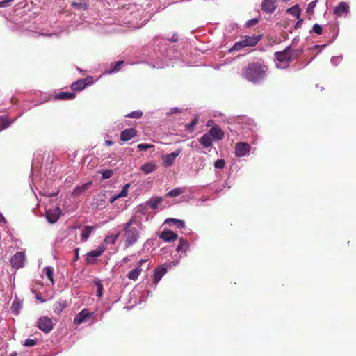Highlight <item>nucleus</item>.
I'll return each instance as SVG.
<instances>
[{"instance_id":"nucleus-1","label":"nucleus","mask_w":356,"mask_h":356,"mask_svg":"<svg viewBox=\"0 0 356 356\" xmlns=\"http://www.w3.org/2000/svg\"><path fill=\"white\" fill-rule=\"evenodd\" d=\"M268 67L266 65L259 62H254L243 67L241 76L250 82L259 83L266 77Z\"/></svg>"},{"instance_id":"nucleus-2","label":"nucleus","mask_w":356,"mask_h":356,"mask_svg":"<svg viewBox=\"0 0 356 356\" xmlns=\"http://www.w3.org/2000/svg\"><path fill=\"white\" fill-rule=\"evenodd\" d=\"M136 218L132 216L126 223L123 225V230L124 232L122 237L124 244L126 248L134 245L140 237L139 231L134 227L136 224Z\"/></svg>"},{"instance_id":"nucleus-3","label":"nucleus","mask_w":356,"mask_h":356,"mask_svg":"<svg viewBox=\"0 0 356 356\" xmlns=\"http://www.w3.org/2000/svg\"><path fill=\"white\" fill-rule=\"evenodd\" d=\"M293 60L291 47H287L284 51L275 54V62L277 68L286 69Z\"/></svg>"},{"instance_id":"nucleus-4","label":"nucleus","mask_w":356,"mask_h":356,"mask_svg":"<svg viewBox=\"0 0 356 356\" xmlns=\"http://www.w3.org/2000/svg\"><path fill=\"white\" fill-rule=\"evenodd\" d=\"M106 248L104 245H99L95 250H93L86 254V262L87 264H95L97 263V257L101 256L105 251Z\"/></svg>"},{"instance_id":"nucleus-5","label":"nucleus","mask_w":356,"mask_h":356,"mask_svg":"<svg viewBox=\"0 0 356 356\" xmlns=\"http://www.w3.org/2000/svg\"><path fill=\"white\" fill-rule=\"evenodd\" d=\"M37 327L44 333H49L53 329L52 320L47 316L40 317L37 322Z\"/></svg>"},{"instance_id":"nucleus-6","label":"nucleus","mask_w":356,"mask_h":356,"mask_svg":"<svg viewBox=\"0 0 356 356\" xmlns=\"http://www.w3.org/2000/svg\"><path fill=\"white\" fill-rule=\"evenodd\" d=\"M250 145L245 142H238L235 145V156L236 157H243L249 154L250 152Z\"/></svg>"},{"instance_id":"nucleus-7","label":"nucleus","mask_w":356,"mask_h":356,"mask_svg":"<svg viewBox=\"0 0 356 356\" xmlns=\"http://www.w3.org/2000/svg\"><path fill=\"white\" fill-rule=\"evenodd\" d=\"M25 254L22 252L15 253L10 259V264L15 269H19L24 266Z\"/></svg>"},{"instance_id":"nucleus-8","label":"nucleus","mask_w":356,"mask_h":356,"mask_svg":"<svg viewBox=\"0 0 356 356\" xmlns=\"http://www.w3.org/2000/svg\"><path fill=\"white\" fill-rule=\"evenodd\" d=\"M61 215V209L58 207L49 209L46 211V218L50 223L56 222Z\"/></svg>"},{"instance_id":"nucleus-9","label":"nucleus","mask_w":356,"mask_h":356,"mask_svg":"<svg viewBox=\"0 0 356 356\" xmlns=\"http://www.w3.org/2000/svg\"><path fill=\"white\" fill-rule=\"evenodd\" d=\"M168 267H170V264H168V265L163 264V265L157 267L154 270V278H153V283L154 284H157L160 282V280H161L163 276L167 273Z\"/></svg>"},{"instance_id":"nucleus-10","label":"nucleus","mask_w":356,"mask_h":356,"mask_svg":"<svg viewBox=\"0 0 356 356\" xmlns=\"http://www.w3.org/2000/svg\"><path fill=\"white\" fill-rule=\"evenodd\" d=\"M207 134L216 140H221L225 137L224 131L217 124L212 127Z\"/></svg>"},{"instance_id":"nucleus-11","label":"nucleus","mask_w":356,"mask_h":356,"mask_svg":"<svg viewBox=\"0 0 356 356\" xmlns=\"http://www.w3.org/2000/svg\"><path fill=\"white\" fill-rule=\"evenodd\" d=\"M181 152V149H178L175 152H173L170 154L163 155L162 156V159L163 161V165L165 167H170V166L172 165L176 157L179 155Z\"/></svg>"},{"instance_id":"nucleus-12","label":"nucleus","mask_w":356,"mask_h":356,"mask_svg":"<svg viewBox=\"0 0 356 356\" xmlns=\"http://www.w3.org/2000/svg\"><path fill=\"white\" fill-rule=\"evenodd\" d=\"M93 81L94 80L92 76H88L86 79L78 80L71 85L70 89H85L86 87L91 85L93 83Z\"/></svg>"},{"instance_id":"nucleus-13","label":"nucleus","mask_w":356,"mask_h":356,"mask_svg":"<svg viewBox=\"0 0 356 356\" xmlns=\"http://www.w3.org/2000/svg\"><path fill=\"white\" fill-rule=\"evenodd\" d=\"M92 315V312H90L88 309H84L78 313L74 319V323L76 325H80L81 323L86 322Z\"/></svg>"},{"instance_id":"nucleus-14","label":"nucleus","mask_w":356,"mask_h":356,"mask_svg":"<svg viewBox=\"0 0 356 356\" xmlns=\"http://www.w3.org/2000/svg\"><path fill=\"white\" fill-rule=\"evenodd\" d=\"M137 136V131L134 128H128L122 131L120 134V140L127 142L135 138Z\"/></svg>"},{"instance_id":"nucleus-15","label":"nucleus","mask_w":356,"mask_h":356,"mask_svg":"<svg viewBox=\"0 0 356 356\" xmlns=\"http://www.w3.org/2000/svg\"><path fill=\"white\" fill-rule=\"evenodd\" d=\"M277 8L275 0H263L261 3V9L267 13H273Z\"/></svg>"},{"instance_id":"nucleus-16","label":"nucleus","mask_w":356,"mask_h":356,"mask_svg":"<svg viewBox=\"0 0 356 356\" xmlns=\"http://www.w3.org/2000/svg\"><path fill=\"white\" fill-rule=\"evenodd\" d=\"M349 10V6L346 2L339 3L334 9V14L337 17L346 15Z\"/></svg>"},{"instance_id":"nucleus-17","label":"nucleus","mask_w":356,"mask_h":356,"mask_svg":"<svg viewBox=\"0 0 356 356\" xmlns=\"http://www.w3.org/2000/svg\"><path fill=\"white\" fill-rule=\"evenodd\" d=\"M159 238L164 241L172 242L177 239L178 236L172 231L165 230L161 233Z\"/></svg>"},{"instance_id":"nucleus-18","label":"nucleus","mask_w":356,"mask_h":356,"mask_svg":"<svg viewBox=\"0 0 356 356\" xmlns=\"http://www.w3.org/2000/svg\"><path fill=\"white\" fill-rule=\"evenodd\" d=\"M261 39V36H248L245 35L242 38V40L245 47H254L255 46Z\"/></svg>"},{"instance_id":"nucleus-19","label":"nucleus","mask_w":356,"mask_h":356,"mask_svg":"<svg viewBox=\"0 0 356 356\" xmlns=\"http://www.w3.org/2000/svg\"><path fill=\"white\" fill-rule=\"evenodd\" d=\"M157 168L156 164L153 161L147 162L143 164L140 169L145 174H149L155 171Z\"/></svg>"},{"instance_id":"nucleus-20","label":"nucleus","mask_w":356,"mask_h":356,"mask_svg":"<svg viewBox=\"0 0 356 356\" xmlns=\"http://www.w3.org/2000/svg\"><path fill=\"white\" fill-rule=\"evenodd\" d=\"M199 142L204 147L207 148L211 147L213 144L211 137L208 134H205L201 136L199 139Z\"/></svg>"},{"instance_id":"nucleus-21","label":"nucleus","mask_w":356,"mask_h":356,"mask_svg":"<svg viewBox=\"0 0 356 356\" xmlns=\"http://www.w3.org/2000/svg\"><path fill=\"white\" fill-rule=\"evenodd\" d=\"M286 12L290 15L296 17L297 19H299L300 17L301 10L299 5L296 4L293 6L287 9Z\"/></svg>"},{"instance_id":"nucleus-22","label":"nucleus","mask_w":356,"mask_h":356,"mask_svg":"<svg viewBox=\"0 0 356 356\" xmlns=\"http://www.w3.org/2000/svg\"><path fill=\"white\" fill-rule=\"evenodd\" d=\"M189 247L188 241L183 238H181L179 241V245H177L176 250L177 252H186Z\"/></svg>"},{"instance_id":"nucleus-23","label":"nucleus","mask_w":356,"mask_h":356,"mask_svg":"<svg viewBox=\"0 0 356 356\" xmlns=\"http://www.w3.org/2000/svg\"><path fill=\"white\" fill-rule=\"evenodd\" d=\"M66 307L67 302L65 300H59L54 305V312L60 314Z\"/></svg>"},{"instance_id":"nucleus-24","label":"nucleus","mask_w":356,"mask_h":356,"mask_svg":"<svg viewBox=\"0 0 356 356\" xmlns=\"http://www.w3.org/2000/svg\"><path fill=\"white\" fill-rule=\"evenodd\" d=\"M94 230L93 227L92 226H86L83 227V229L82 231V233L81 234V239L83 241H86L89 238L90 235Z\"/></svg>"},{"instance_id":"nucleus-25","label":"nucleus","mask_w":356,"mask_h":356,"mask_svg":"<svg viewBox=\"0 0 356 356\" xmlns=\"http://www.w3.org/2000/svg\"><path fill=\"white\" fill-rule=\"evenodd\" d=\"M22 307V302L20 300L15 298L12 303L11 309L14 313L18 314L20 312Z\"/></svg>"},{"instance_id":"nucleus-26","label":"nucleus","mask_w":356,"mask_h":356,"mask_svg":"<svg viewBox=\"0 0 356 356\" xmlns=\"http://www.w3.org/2000/svg\"><path fill=\"white\" fill-rule=\"evenodd\" d=\"M173 222L177 228L182 229L185 227V222L184 220L176 218H168L165 220V223Z\"/></svg>"},{"instance_id":"nucleus-27","label":"nucleus","mask_w":356,"mask_h":356,"mask_svg":"<svg viewBox=\"0 0 356 356\" xmlns=\"http://www.w3.org/2000/svg\"><path fill=\"white\" fill-rule=\"evenodd\" d=\"M163 201V199L162 197H156L155 199H150L148 202H147V204L149 205V207L152 209H155L158 207V206L159 204H161V203Z\"/></svg>"},{"instance_id":"nucleus-28","label":"nucleus","mask_w":356,"mask_h":356,"mask_svg":"<svg viewBox=\"0 0 356 356\" xmlns=\"http://www.w3.org/2000/svg\"><path fill=\"white\" fill-rule=\"evenodd\" d=\"M74 97V94L72 92H61L58 95H56L54 98L56 99H61V100H65V99H70Z\"/></svg>"},{"instance_id":"nucleus-29","label":"nucleus","mask_w":356,"mask_h":356,"mask_svg":"<svg viewBox=\"0 0 356 356\" xmlns=\"http://www.w3.org/2000/svg\"><path fill=\"white\" fill-rule=\"evenodd\" d=\"M44 273L45 275L47 276V279L52 283V284H54V280L53 277V273H54L53 268L51 266H47V267L44 268Z\"/></svg>"},{"instance_id":"nucleus-30","label":"nucleus","mask_w":356,"mask_h":356,"mask_svg":"<svg viewBox=\"0 0 356 356\" xmlns=\"http://www.w3.org/2000/svg\"><path fill=\"white\" fill-rule=\"evenodd\" d=\"M184 193V190L179 188H174L165 195L166 197H175L181 195Z\"/></svg>"},{"instance_id":"nucleus-31","label":"nucleus","mask_w":356,"mask_h":356,"mask_svg":"<svg viewBox=\"0 0 356 356\" xmlns=\"http://www.w3.org/2000/svg\"><path fill=\"white\" fill-rule=\"evenodd\" d=\"M124 63V61H122V60H120V61H117L115 63H112L111 64V69L110 70H108L106 72L108 73H112V72H118L120 69V67Z\"/></svg>"},{"instance_id":"nucleus-32","label":"nucleus","mask_w":356,"mask_h":356,"mask_svg":"<svg viewBox=\"0 0 356 356\" xmlns=\"http://www.w3.org/2000/svg\"><path fill=\"white\" fill-rule=\"evenodd\" d=\"M120 236V232L115 235H109L104 238V242L107 244L114 245Z\"/></svg>"},{"instance_id":"nucleus-33","label":"nucleus","mask_w":356,"mask_h":356,"mask_svg":"<svg viewBox=\"0 0 356 356\" xmlns=\"http://www.w3.org/2000/svg\"><path fill=\"white\" fill-rule=\"evenodd\" d=\"M244 47H246L245 46L243 40H241V41L235 42V44L233 45V47L229 49V51L232 52L234 51H238Z\"/></svg>"},{"instance_id":"nucleus-34","label":"nucleus","mask_w":356,"mask_h":356,"mask_svg":"<svg viewBox=\"0 0 356 356\" xmlns=\"http://www.w3.org/2000/svg\"><path fill=\"white\" fill-rule=\"evenodd\" d=\"M0 122L1 129H5L8 128L11 124V121L8 118L6 117L1 118Z\"/></svg>"},{"instance_id":"nucleus-35","label":"nucleus","mask_w":356,"mask_h":356,"mask_svg":"<svg viewBox=\"0 0 356 356\" xmlns=\"http://www.w3.org/2000/svg\"><path fill=\"white\" fill-rule=\"evenodd\" d=\"M99 172L102 174V178L104 179H109L113 175V170L111 169L102 170V171H99Z\"/></svg>"},{"instance_id":"nucleus-36","label":"nucleus","mask_w":356,"mask_h":356,"mask_svg":"<svg viewBox=\"0 0 356 356\" xmlns=\"http://www.w3.org/2000/svg\"><path fill=\"white\" fill-rule=\"evenodd\" d=\"M129 187H130V184H125L123 186V188H122V191H120V193L118 194V197H119V198L127 197V195H128V189H129Z\"/></svg>"},{"instance_id":"nucleus-37","label":"nucleus","mask_w":356,"mask_h":356,"mask_svg":"<svg viewBox=\"0 0 356 356\" xmlns=\"http://www.w3.org/2000/svg\"><path fill=\"white\" fill-rule=\"evenodd\" d=\"M127 118H140L143 116V112L140 111H135L125 115Z\"/></svg>"},{"instance_id":"nucleus-38","label":"nucleus","mask_w":356,"mask_h":356,"mask_svg":"<svg viewBox=\"0 0 356 356\" xmlns=\"http://www.w3.org/2000/svg\"><path fill=\"white\" fill-rule=\"evenodd\" d=\"M317 0L312 1L310 2L306 9L307 13L312 15L314 13V10L316 6Z\"/></svg>"},{"instance_id":"nucleus-39","label":"nucleus","mask_w":356,"mask_h":356,"mask_svg":"<svg viewBox=\"0 0 356 356\" xmlns=\"http://www.w3.org/2000/svg\"><path fill=\"white\" fill-rule=\"evenodd\" d=\"M140 274L138 270H135L134 269L129 271L127 274V277L129 280H136L138 279Z\"/></svg>"},{"instance_id":"nucleus-40","label":"nucleus","mask_w":356,"mask_h":356,"mask_svg":"<svg viewBox=\"0 0 356 356\" xmlns=\"http://www.w3.org/2000/svg\"><path fill=\"white\" fill-rule=\"evenodd\" d=\"M140 151H146L148 149L154 148V145L152 144L140 143L137 146Z\"/></svg>"},{"instance_id":"nucleus-41","label":"nucleus","mask_w":356,"mask_h":356,"mask_svg":"<svg viewBox=\"0 0 356 356\" xmlns=\"http://www.w3.org/2000/svg\"><path fill=\"white\" fill-rule=\"evenodd\" d=\"M225 165V160L223 159H218L215 161L214 163V167L217 169H222Z\"/></svg>"},{"instance_id":"nucleus-42","label":"nucleus","mask_w":356,"mask_h":356,"mask_svg":"<svg viewBox=\"0 0 356 356\" xmlns=\"http://www.w3.org/2000/svg\"><path fill=\"white\" fill-rule=\"evenodd\" d=\"M312 31L318 35H320L322 33V27L319 24H315L312 27Z\"/></svg>"},{"instance_id":"nucleus-43","label":"nucleus","mask_w":356,"mask_h":356,"mask_svg":"<svg viewBox=\"0 0 356 356\" xmlns=\"http://www.w3.org/2000/svg\"><path fill=\"white\" fill-rule=\"evenodd\" d=\"M197 123V119H194L192 122L186 125V129L189 131H193V127L196 125Z\"/></svg>"},{"instance_id":"nucleus-44","label":"nucleus","mask_w":356,"mask_h":356,"mask_svg":"<svg viewBox=\"0 0 356 356\" xmlns=\"http://www.w3.org/2000/svg\"><path fill=\"white\" fill-rule=\"evenodd\" d=\"M342 60V56H334L331 58V63L334 65V66H337L339 65V63Z\"/></svg>"},{"instance_id":"nucleus-45","label":"nucleus","mask_w":356,"mask_h":356,"mask_svg":"<svg viewBox=\"0 0 356 356\" xmlns=\"http://www.w3.org/2000/svg\"><path fill=\"white\" fill-rule=\"evenodd\" d=\"M181 112V109L179 108L178 107L172 108L170 109L168 112L166 113V115L168 116H170L171 115L174 113H179Z\"/></svg>"},{"instance_id":"nucleus-46","label":"nucleus","mask_w":356,"mask_h":356,"mask_svg":"<svg viewBox=\"0 0 356 356\" xmlns=\"http://www.w3.org/2000/svg\"><path fill=\"white\" fill-rule=\"evenodd\" d=\"M36 344V340L35 339H27L24 345L25 346H33Z\"/></svg>"},{"instance_id":"nucleus-47","label":"nucleus","mask_w":356,"mask_h":356,"mask_svg":"<svg viewBox=\"0 0 356 356\" xmlns=\"http://www.w3.org/2000/svg\"><path fill=\"white\" fill-rule=\"evenodd\" d=\"M14 0H3L0 2V8L8 7Z\"/></svg>"},{"instance_id":"nucleus-48","label":"nucleus","mask_w":356,"mask_h":356,"mask_svg":"<svg viewBox=\"0 0 356 356\" xmlns=\"http://www.w3.org/2000/svg\"><path fill=\"white\" fill-rule=\"evenodd\" d=\"M96 284L97 286V296L101 297L102 295V291H103L102 284L99 282H97Z\"/></svg>"},{"instance_id":"nucleus-49","label":"nucleus","mask_w":356,"mask_h":356,"mask_svg":"<svg viewBox=\"0 0 356 356\" xmlns=\"http://www.w3.org/2000/svg\"><path fill=\"white\" fill-rule=\"evenodd\" d=\"M302 52V49H296V50H292L291 49V54L292 57L293 58V60L298 57Z\"/></svg>"},{"instance_id":"nucleus-50","label":"nucleus","mask_w":356,"mask_h":356,"mask_svg":"<svg viewBox=\"0 0 356 356\" xmlns=\"http://www.w3.org/2000/svg\"><path fill=\"white\" fill-rule=\"evenodd\" d=\"M147 260H145V259H141L138 262V267H136L134 270H138V273L140 274L141 271H142V266L143 264H145V262H147Z\"/></svg>"},{"instance_id":"nucleus-51","label":"nucleus","mask_w":356,"mask_h":356,"mask_svg":"<svg viewBox=\"0 0 356 356\" xmlns=\"http://www.w3.org/2000/svg\"><path fill=\"white\" fill-rule=\"evenodd\" d=\"M258 22V19H252L250 20L247 21L246 26L248 27L253 26Z\"/></svg>"},{"instance_id":"nucleus-52","label":"nucleus","mask_w":356,"mask_h":356,"mask_svg":"<svg viewBox=\"0 0 356 356\" xmlns=\"http://www.w3.org/2000/svg\"><path fill=\"white\" fill-rule=\"evenodd\" d=\"M302 23H303V19H300L299 18L298 22H296V24H295V29H298L299 28L301 27V26L302 25Z\"/></svg>"},{"instance_id":"nucleus-53","label":"nucleus","mask_w":356,"mask_h":356,"mask_svg":"<svg viewBox=\"0 0 356 356\" xmlns=\"http://www.w3.org/2000/svg\"><path fill=\"white\" fill-rule=\"evenodd\" d=\"M79 248H77L74 250V261H76L79 260Z\"/></svg>"},{"instance_id":"nucleus-54","label":"nucleus","mask_w":356,"mask_h":356,"mask_svg":"<svg viewBox=\"0 0 356 356\" xmlns=\"http://www.w3.org/2000/svg\"><path fill=\"white\" fill-rule=\"evenodd\" d=\"M170 41L175 42L178 40V35L177 33H174L172 37L169 39Z\"/></svg>"},{"instance_id":"nucleus-55","label":"nucleus","mask_w":356,"mask_h":356,"mask_svg":"<svg viewBox=\"0 0 356 356\" xmlns=\"http://www.w3.org/2000/svg\"><path fill=\"white\" fill-rule=\"evenodd\" d=\"M91 183H86V184H84L83 185H82L80 188V189L81 190V191H85L86 189L88 188L89 186L90 185Z\"/></svg>"},{"instance_id":"nucleus-56","label":"nucleus","mask_w":356,"mask_h":356,"mask_svg":"<svg viewBox=\"0 0 356 356\" xmlns=\"http://www.w3.org/2000/svg\"><path fill=\"white\" fill-rule=\"evenodd\" d=\"M58 193H59V191H56L55 193H48L47 194V195L48 197H55V196H56L58 194Z\"/></svg>"},{"instance_id":"nucleus-57","label":"nucleus","mask_w":356,"mask_h":356,"mask_svg":"<svg viewBox=\"0 0 356 356\" xmlns=\"http://www.w3.org/2000/svg\"><path fill=\"white\" fill-rule=\"evenodd\" d=\"M118 199H119V197H118V195L113 196L110 200V203H113Z\"/></svg>"},{"instance_id":"nucleus-58","label":"nucleus","mask_w":356,"mask_h":356,"mask_svg":"<svg viewBox=\"0 0 356 356\" xmlns=\"http://www.w3.org/2000/svg\"><path fill=\"white\" fill-rule=\"evenodd\" d=\"M0 222H6V218L1 213H0Z\"/></svg>"},{"instance_id":"nucleus-59","label":"nucleus","mask_w":356,"mask_h":356,"mask_svg":"<svg viewBox=\"0 0 356 356\" xmlns=\"http://www.w3.org/2000/svg\"><path fill=\"white\" fill-rule=\"evenodd\" d=\"M105 144L107 145V146H110L113 144V142L111 141V140H106L105 141Z\"/></svg>"},{"instance_id":"nucleus-60","label":"nucleus","mask_w":356,"mask_h":356,"mask_svg":"<svg viewBox=\"0 0 356 356\" xmlns=\"http://www.w3.org/2000/svg\"><path fill=\"white\" fill-rule=\"evenodd\" d=\"M104 194H99L98 195V199L100 200V201H104V199L102 198V197H104Z\"/></svg>"},{"instance_id":"nucleus-61","label":"nucleus","mask_w":356,"mask_h":356,"mask_svg":"<svg viewBox=\"0 0 356 356\" xmlns=\"http://www.w3.org/2000/svg\"><path fill=\"white\" fill-rule=\"evenodd\" d=\"M128 261H129L128 257H125V258L124 259V262H127Z\"/></svg>"},{"instance_id":"nucleus-62","label":"nucleus","mask_w":356,"mask_h":356,"mask_svg":"<svg viewBox=\"0 0 356 356\" xmlns=\"http://www.w3.org/2000/svg\"><path fill=\"white\" fill-rule=\"evenodd\" d=\"M211 122V121H209V122H207V127H209V125H211V123H210Z\"/></svg>"},{"instance_id":"nucleus-63","label":"nucleus","mask_w":356,"mask_h":356,"mask_svg":"<svg viewBox=\"0 0 356 356\" xmlns=\"http://www.w3.org/2000/svg\"><path fill=\"white\" fill-rule=\"evenodd\" d=\"M211 122V121H209V122H207V127H209V125H211V123H210Z\"/></svg>"},{"instance_id":"nucleus-64","label":"nucleus","mask_w":356,"mask_h":356,"mask_svg":"<svg viewBox=\"0 0 356 356\" xmlns=\"http://www.w3.org/2000/svg\"><path fill=\"white\" fill-rule=\"evenodd\" d=\"M10 356H16V353H12Z\"/></svg>"}]
</instances>
